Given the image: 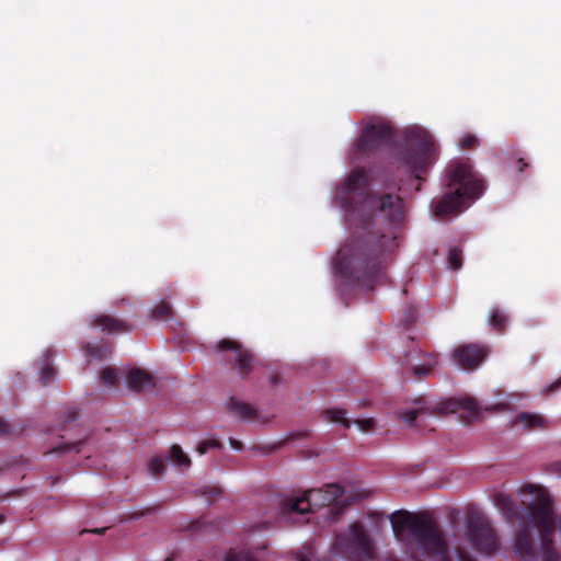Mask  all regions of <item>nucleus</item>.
Segmentation results:
<instances>
[{
	"mask_svg": "<svg viewBox=\"0 0 561 561\" xmlns=\"http://www.w3.org/2000/svg\"><path fill=\"white\" fill-rule=\"evenodd\" d=\"M479 144L478 138L470 133H462L457 141V145L461 149H470L477 147Z\"/></svg>",
	"mask_w": 561,
	"mask_h": 561,
	"instance_id": "4be33fe9",
	"label": "nucleus"
},
{
	"mask_svg": "<svg viewBox=\"0 0 561 561\" xmlns=\"http://www.w3.org/2000/svg\"><path fill=\"white\" fill-rule=\"evenodd\" d=\"M102 381L107 387H113L118 381V374L114 368H105L101 374Z\"/></svg>",
	"mask_w": 561,
	"mask_h": 561,
	"instance_id": "b1692460",
	"label": "nucleus"
},
{
	"mask_svg": "<svg viewBox=\"0 0 561 561\" xmlns=\"http://www.w3.org/2000/svg\"><path fill=\"white\" fill-rule=\"evenodd\" d=\"M378 277H381L380 270H377Z\"/></svg>",
	"mask_w": 561,
	"mask_h": 561,
	"instance_id": "72a5a7b5",
	"label": "nucleus"
},
{
	"mask_svg": "<svg viewBox=\"0 0 561 561\" xmlns=\"http://www.w3.org/2000/svg\"><path fill=\"white\" fill-rule=\"evenodd\" d=\"M170 460L173 465L187 468L191 463L190 458L184 454L180 446H172L169 451Z\"/></svg>",
	"mask_w": 561,
	"mask_h": 561,
	"instance_id": "6ab92c4d",
	"label": "nucleus"
},
{
	"mask_svg": "<svg viewBox=\"0 0 561 561\" xmlns=\"http://www.w3.org/2000/svg\"><path fill=\"white\" fill-rule=\"evenodd\" d=\"M448 192L434 206L439 219L458 215L467 209L483 193V182L472 170L469 161H454L447 170Z\"/></svg>",
	"mask_w": 561,
	"mask_h": 561,
	"instance_id": "39448f33",
	"label": "nucleus"
},
{
	"mask_svg": "<svg viewBox=\"0 0 561 561\" xmlns=\"http://www.w3.org/2000/svg\"><path fill=\"white\" fill-rule=\"evenodd\" d=\"M391 136L390 124L378 116L368 117L362 123L360 135L348 150L351 160H356L360 154L377 148Z\"/></svg>",
	"mask_w": 561,
	"mask_h": 561,
	"instance_id": "1a4fd4ad",
	"label": "nucleus"
},
{
	"mask_svg": "<svg viewBox=\"0 0 561 561\" xmlns=\"http://www.w3.org/2000/svg\"><path fill=\"white\" fill-rule=\"evenodd\" d=\"M561 388V376L551 385H549L545 391H554L557 389Z\"/></svg>",
	"mask_w": 561,
	"mask_h": 561,
	"instance_id": "c756f323",
	"label": "nucleus"
},
{
	"mask_svg": "<svg viewBox=\"0 0 561 561\" xmlns=\"http://www.w3.org/2000/svg\"><path fill=\"white\" fill-rule=\"evenodd\" d=\"M171 314V307L167 301H160L157 304L150 313V317L156 320H165Z\"/></svg>",
	"mask_w": 561,
	"mask_h": 561,
	"instance_id": "412c9836",
	"label": "nucleus"
},
{
	"mask_svg": "<svg viewBox=\"0 0 561 561\" xmlns=\"http://www.w3.org/2000/svg\"><path fill=\"white\" fill-rule=\"evenodd\" d=\"M508 318L506 313L497 307H493L489 312V323L495 330H502L506 327Z\"/></svg>",
	"mask_w": 561,
	"mask_h": 561,
	"instance_id": "f3484780",
	"label": "nucleus"
},
{
	"mask_svg": "<svg viewBox=\"0 0 561 561\" xmlns=\"http://www.w3.org/2000/svg\"><path fill=\"white\" fill-rule=\"evenodd\" d=\"M365 182L366 171L354 170L337 187L334 201L344 210L351 226L366 230L374 220L375 224L387 225L388 234L378 237L377 232L368 231L369 238L347 241L335 257V272L342 278L353 276L360 279L359 273L364 266L363 277H369L377 267L376 264L370 266L371 255L376 251L389 248L387 243L396 239L393 228L403 219L402 201L398 196L391 194L371 196L362 191Z\"/></svg>",
	"mask_w": 561,
	"mask_h": 561,
	"instance_id": "f257e3e1",
	"label": "nucleus"
},
{
	"mask_svg": "<svg viewBox=\"0 0 561 561\" xmlns=\"http://www.w3.org/2000/svg\"><path fill=\"white\" fill-rule=\"evenodd\" d=\"M226 561H254L249 552H232L226 558Z\"/></svg>",
	"mask_w": 561,
	"mask_h": 561,
	"instance_id": "cd10ccee",
	"label": "nucleus"
},
{
	"mask_svg": "<svg viewBox=\"0 0 561 561\" xmlns=\"http://www.w3.org/2000/svg\"><path fill=\"white\" fill-rule=\"evenodd\" d=\"M399 136L403 146L388 156L391 169L420 179L439 157V147L435 135L425 126L411 124L402 127Z\"/></svg>",
	"mask_w": 561,
	"mask_h": 561,
	"instance_id": "20e7f679",
	"label": "nucleus"
},
{
	"mask_svg": "<svg viewBox=\"0 0 561 561\" xmlns=\"http://www.w3.org/2000/svg\"><path fill=\"white\" fill-rule=\"evenodd\" d=\"M526 167H527V163L523 162V160L519 159L517 162V171L522 172L524 170V168H526Z\"/></svg>",
	"mask_w": 561,
	"mask_h": 561,
	"instance_id": "2f4dec72",
	"label": "nucleus"
},
{
	"mask_svg": "<svg viewBox=\"0 0 561 561\" xmlns=\"http://www.w3.org/2000/svg\"><path fill=\"white\" fill-rule=\"evenodd\" d=\"M514 423L517 427L533 431L543 427L547 423V420L536 413L523 412L516 415Z\"/></svg>",
	"mask_w": 561,
	"mask_h": 561,
	"instance_id": "4468645a",
	"label": "nucleus"
},
{
	"mask_svg": "<svg viewBox=\"0 0 561 561\" xmlns=\"http://www.w3.org/2000/svg\"><path fill=\"white\" fill-rule=\"evenodd\" d=\"M127 387L134 390L150 389L154 386L153 377L146 370L133 368L126 379Z\"/></svg>",
	"mask_w": 561,
	"mask_h": 561,
	"instance_id": "f8f14e48",
	"label": "nucleus"
},
{
	"mask_svg": "<svg viewBox=\"0 0 561 561\" xmlns=\"http://www.w3.org/2000/svg\"><path fill=\"white\" fill-rule=\"evenodd\" d=\"M523 492H529L534 500L527 510L513 513L518 524L513 549L520 558L530 556L533 552L530 529H536L541 545L540 549L545 554L549 553L556 538L552 499L547 491L536 485L526 486Z\"/></svg>",
	"mask_w": 561,
	"mask_h": 561,
	"instance_id": "f03ea898",
	"label": "nucleus"
},
{
	"mask_svg": "<svg viewBox=\"0 0 561 561\" xmlns=\"http://www.w3.org/2000/svg\"><path fill=\"white\" fill-rule=\"evenodd\" d=\"M331 554L345 561H365L369 559L371 546L367 533L358 524L351 525L339 534L331 545Z\"/></svg>",
	"mask_w": 561,
	"mask_h": 561,
	"instance_id": "0eeeda50",
	"label": "nucleus"
},
{
	"mask_svg": "<svg viewBox=\"0 0 561 561\" xmlns=\"http://www.w3.org/2000/svg\"><path fill=\"white\" fill-rule=\"evenodd\" d=\"M217 347L220 351H233L234 359L238 362V365L241 369L248 368L252 362L251 354L233 341L222 340L218 342Z\"/></svg>",
	"mask_w": 561,
	"mask_h": 561,
	"instance_id": "ddd939ff",
	"label": "nucleus"
},
{
	"mask_svg": "<svg viewBox=\"0 0 561 561\" xmlns=\"http://www.w3.org/2000/svg\"><path fill=\"white\" fill-rule=\"evenodd\" d=\"M92 323L95 327L101 328L103 331L115 332L124 329L122 321L107 316V314H95L92 318Z\"/></svg>",
	"mask_w": 561,
	"mask_h": 561,
	"instance_id": "2eb2a0df",
	"label": "nucleus"
},
{
	"mask_svg": "<svg viewBox=\"0 0 561 561\" xmlns=\"http://www.w3.org/2000/svg\"><path fill=\"white\" fill-rule=\"evenodd\" d=\"M325 420L331 423L341 424L344 427H350L351 422L346 416V412L340 408H331L324 412Z\"/></svg>",
	"mask_w": 561,
	"mask_h": 561,
	"instance_id": "a211bd4d",
	"label": "nucleus"
},
{
	"mask_svg": "<svg viewBox=\"0 0 561 561\" xmlns=\"http://www.w3.org/2000/svg\"><path fill=\"white\" fill-rule=\"evenodd\" d=\"M436 410L439 413H455L461 420L471 422L472 420L480 417L482 408L473 398L461 396L439 402L436 405Z\"/></svg>",
	"mask_w": 561,
	"mask_h": 561,
	"instance_id": "9d476101",
	"label": "nucleus"
},
{
	"mask_svg": "<svg viewBox=\"0 0 561 561\" xmlns=\"http://www.w3.org/2000/svg\"><path fill=\"white\" fill-rule=\"evenodd\" d=\"M229 409L234 415L241 419H251L255 414L253 407L241 400L231 399Z\"/></svg>",
	"mask_w": 561,
	"mask_h": 561,
	"instance_id": "dca6fc26",
	"label": "nucleus"
},
{
	"mask_svg": "<svg viewBox=\"0 0 561 561\" xmlns=\"http://www.w3.org/2000/svg\"><path fill=\"white\" fill-rule=\"evenodd\" d=\"M218 447V443L215 440V439H208V440H204L202 442L198 447H197V451L199 455H204L206 454L209 449H214V448H217Z\"/></svg>",
	"mask_w": 561,
	"mask_h": 561,
	"instance_id": "c85d7f7f",
	"label": "nucleus"
},
{
	"mask_svg": "<svg viewBox=\"0 0 561 561\" xmlns=\"http://www.w3.org/2000/svg\"><path fill=\"white\" fill-rule=\"evenodd\" d=\"M354 424L362 432H368L373 430L375 421L373 417H358L354 421Z\"/></svg>",
	"mask_w": 561,
	"mask_h": 561,
	"instance_id": "bb28decb",
	"label": "nucleus"
},
{
	"mask_svg": "<svg viewBox=\"0 0 561 561\" xmlns=\"http://www.w3.org/2000/svg\"><path fill=\"white\" fill-rule=\"evenodd\" d=\"M421 407H407L398 411L399 417L407 424H412L413 421L422 413Z\"/></svg>",
	"mask_w": 561,
	"mask_h": 561,
	"instance_id": "aec40b11",
	"label": "nucleus"
},
{
	"mask_svg": "<svg viewBox=\"0 0 561 561\" xmlns=\"http://www.w3.org/2000/svg\"><path fill=\"white\" fill-rule=\"evenodd\" d=\"M447 263L449 268H459L461 265V252L456 248L450 249L448 253Z\"/></svg>",
	"mask_w": 561,
	"mask_h": 561,
	"instance_id": "a878e982",
	"label": "nucleus"
},
{
	"mask_svg": "<svg viewBox=\"0 0 561 561\" xmlns=\"http://www.w3.org/2000/svg\"><path fill=\"white\" fill-rule=\"evenodd\" d=\"M466 546L459 548L458 561H474L467 556L466 548H471L483 554L496 548V539L488 520L481 516H471L465 533Z\"/></svg>",
	"mask_w": 561,
	"mask_h": 561,
	"instance_id": "6e6552de",
	"label": "nucleus"
},
{
	"mask_svg": "<svg viewBox=\"0 0 561 561\" xmlns=\"http://www.w3.org/2000/svg\"><path fill=\"white\" fill-rule=\"evenodd\" d=\"M8 431V425L4 421L0 420V435L4 434Z\"/></svg>",
	"mask_w": 561,
	"mask_h": 561,
	"instance_id": "7c9ffc66",
	"label": "nucleus"
},
{
	"mask_svg": "<svg viewBox=\"0 0 561 561\" xmlns=\"http://www.w3.org/2000/svg\"><path fill=\"white\" fill-rule=\"evenodd\" d=\"M353 486L328 484L323 489L309 490L301 496L289 499L283 506V514L289 519L305 515L316 508H325L327 514H336L348 502L362 497Z\"/></svg>",
	"mask_w": 561,
	"mask_h": 561,
	"instance_id": "423d86ee",
	"label": "nucleus"
},
{
	"mask_svg": "<svg viewBox=\"0 0 561 561\" xmlns=\"http://www.w3.org/2000/svg\"><path fill=\"white\" fill-rule=\"evenodd\" d=\"M392 531L416 560L450 561L438 527L425 515L398 511L390 516Z\"/></svg>",
	"mask_w": 561,
	"mask_h": 561,
	"instance_id": "7ed1b4c3",
	"label": "nucleus"
},
{
	"mask_svg": "<svg viewBox=\"0 0 561 561\" xmlns=\"http://www.w3.org/2000/svg\"><path fill=\"white\" fill-rule=\"evenodd\" d=\"M486 356V350L478 345H462L455 348L453 358L462 370L477 368Z\"/></svg>",
	"mask_w": 561,
	"mask_h": 561,
	"instance_id": "9b49d317",
	"label": "nucleus"
},
{
	"mask_svg": "<svg viewBox=\"0 0 561 561\" xmlns=\"http://www.w3.org/2000/svg\"><path fill=\"white\" fill-rule=\"evenodd\" d=\"M230 445L233 449H240L241 448V444L238 443V442H234V440H230Z\"/></svg>",
	"mask_w": 561,
	"mask_h": 561,
	"instance_id": "473e14b6",
	"label": "nucleus"
},
{
	"mask_svg": "<svg viewBox=\"0 0 561 561\" xmlns=\"http://www.w3.org/2000/svg\"><path fill=\"white\" fill-rule=\"evenodd\" d=\"M88 360L90 359H100L106 356L107 348L103 345H98L93 347L85 346L84 347Z\"/></svg>",
	"mask_w": 561,
	"mask_h": 561,
	"instance_id": "5701e85b",
	"label": "nucleus"
},
{
	"mask_svg": "<svg viewBox=\"0 0 561 561\" xmlns=\"http://www.w3.org/2000/svg\"><path fill=\"white\" fill-rule=\"evenodd\" d=\"M164 469V461L161 458L153 457L148 461V470L152 477H157L162 473Z\"/></svg>",
	"mask_w": 561,
	"mask_h": 561,
	"instance_id": "393cba45",
	"label": "nucleus"
}]
</instances>
